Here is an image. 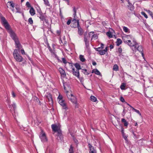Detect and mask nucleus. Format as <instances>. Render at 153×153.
I'll list each match as a JSON object with an SVG mask.
<instances>
[{
    "mask_svg": "<svg viewBox=\"0 0 153 153\" xmlns=\"http://www.w3.org/2000/svg\"><path fill=\"white\" fill-rule=\"evenodd\" d=\"M30 13L32 16L34 15L35 14V10L33 7H31L30 11Z\"/></svg>",
    "mask_w": 153,
    "mask_h": 153,
    "instance_id": "2eb2a0df",
    "label": "nucleus"
},
{
    "mask_svg": "<svg viewBox=\"0 0 153 153\" xmlns=\"http://www.w3.org/2000/svg\"><path fill=\"white\" fill-rule=\"evenodd\" d=\"M120 100L123 102H125V100L123 97H120Z\"/></svg>",
    "mask_w": 153,
    "mask_h": 153,
    "instance_id": "ea45409f",
    "label": "nucleus"
},
{
    "mask_svg": "<svg viewBox=\"0 0 153 153\" xmlns=\"http://www.w3.org/2000/svg\"><path fill=\"white\" fill-rule=\"evenodd\" d=\"M122 130H121V132H122V134H123V132H124L123 131L124 129L122 127Z\"/></svg>",
    "mask_w": 153,
    "mask_h": 153,
    "instance_id": "6e6d98bb",
    "label": "nucleus"
},
{
    "mask_svg": "<svg viewBox=\"0 0 153 153\" xmlns=\"http://www.w3.org/2000/svg\"><path fill=\"white\" fill-rule=\"evenodd\" d=\"M88 145L90 150V153H96V151L94 149V147L90 144H88Z\"/></svg>",
    "mask_w": 153,
    "mask_h": 153,
    "instance_id": "9d476101",
    "label": "nucleus"
},
{
    "mask_svg": "<svg viewBox=\"0 0 153 153\" xmlns=\"http://www.w3.org/2000/svg\"><path fill=\"white\" fill-rule=\"evenodd\" d=\"M87 70L86 69H83L82 70V72L83 73L85 74L88 75V74L87 72Z\"/></svg>",
    "mask_w": 153,
    "mask_h": 153,
    "instance_id": "58836bf2",
    "label": "nucleus"
},
{
    "mask_svg": "<svg viewBox=\"0 0 153 153\" xmlns=\"http://www.w3.org/2000/svg\"><path fill=\"white\" fill-rule=\"evenodd\" d=\"M137 123H136L135 124V126H137Z\"/></svg>",
    "mask_w": 153,
    "mask_h": 153,
    "instance_id": "680f3d73",
    "label": "nucleus"
},
{
    "mask_svg": "<svg viewBox=\"0 0 153 153\" xmlns=\"http://www.w3.org/2000/svg\"><path fill=\"white\" fill-rule=\"evenodd\" d=\"M92 72L96 74H97L98 75H100L101 74L100 71L96 69L93 70Z\"/></svg>",
    "mask_w": 153,
    "mask_h": 153,
    "instance_id": "6ab92c4d",
    "label": "nucleus"
},
{
    "mask_svg": "<svg viewBox=\"0 0 153 153\" xmlns=\"http://www.w3.org/2000/svg\"><path fill=\"white\" fill-rule=\"evenodd\" d=\"M125 109H123V116H124V115L125 114Z\"/></svg>",
    "mask_w": 153,
    "mask_h": 153,
    "instance_id": "5fc2aeb1",
    "label": "nucleus"
},
{
    "mask_svg": "<svg viewBox=\"0 0 153 153\" xmlns=\"http://www.w3.org/2000/svg\"><path fill=\"white\" fill-rule=\"evenodd\" d=\"M107 48L106 47L105 49L101 50L100 52L99 53V54L101 55H104L105 54V52H107Z\"/></svg>",
    "mask_w": 153,
    "mask_h": 153,
    "instance_id": "dca6fc26",
    "label": "nucleus"
},
{
    "mask_svg": "<svg viewBox=\"0 0 153 153\" xmlns=\"http://www.w3.org/2000/svg\"><path fill=\"white\" fill-rule=\"evenodd\" d=\"M90 98V100L93 102H96L97 100V98L93 96H91Z\"/></svg>",
    "mask_w": 153,
    "mask_h": 153,
    "instance_id": "a211bd4d",
    "label": "nucleus"
},
{
    "mask_svg": "<svg viewBox=\"0 0 153 153\" xmlns=\"http://www.w3.org/2000/svg\"><path fill=\"white\" fill-rule=\"evenodd\" d=\"M123 29L124 31H125V32H128V31H129V29L128 28L125 26H124L123 27Z\"/></svg>",
    "mask_w": 153,
    "mask_h": 153,
    "instance_id": "c756f323",
    "label": "nucleus"
},
{
    "mask_svg": "<svg viewBox=\"0 0 153 153\" xmlns=\"http://www.w3.org/2000/svg\"><path fill=\"white\" fill-rule=\"evenodd\" d=\"M146 11L153 19V14L152 13V12L151 11L149 10H146Z\"/></svg>",
    "mask_w": 153,
    "mask_h": 153,
    "instance_id": "bb28decb",
    "label": "nucleus"
},
{
    "mask_svg": "<svg viewBox=\"0 0 153 153\" xmlns=\"http://www.w3.org/2000/svg\"><path fill=\"white\" fill-rule=\"evenodd\" d=\"M137 47L136 48L135 47V48H137V50L138 51H139L141 53V54L142 55V56H143V53L142 52L143 49H142V47L141 46H138V45L137 43Z\"/></svg>",
    "mask_w": 153,
    "mask_h": 153,
    "instance_id": "ddd939ff",
    "label": "nucleus"
},
{
    "mask_svg": "<svg viewBox=\"0 0 153 153\" xmlns=\"http://www.w3.org/2000/svg\"><path fill=\"white\" fill-rule=\"evenodd\" d=\"M113 69L114 70L117 71L118 70V66L117 65H114L113 66Z\"/></svg>",
    "mask_w": 153,
    "mask_h": 153,
    "instance_id": "b1692460",
    "label": "nucleus"
},
{
    "mask_svg": "<svg viewBox=\"0 0 153 153\" xmlns=\"http://www.w3.org/2000/svg\"><path fill=\"white\" fill-rule=\"evenodd\" d=\"M12 106L13 108L14 109L15 108H16V105L14 103L12 105Z\"/></svg>",
    "mask_w": 153,
    "mask_h": 153,
    "instance_id": "864d4df0",
    "label": "nucleus"
},
{
    "mask_svg": "<svg viewBox=\"0 0 153 153\" xmlns=\"http://www.w3.org/2000/svg\"><path fill=\"white\" fill-rule=\"evenodd\" d=\"M18 51L17 49L14 50L13 52V57L18 62H21L23 61L22 57L18 53Z\"/></svg>",
    "mask_w": 153,
    "mask_h": 153,
    "instance_id": "20e7f679",
    "label": "nucleus"
},
{
    "mask_svg": "<svg viewBox=\"0 0 153 153\" xmlns=\"http://www.w3.org/2000/svg\"><path fill=\"white\" fill-rule=\"evenodd\" d=\"M79 79L80 80L81 82H83L84 80H83V78L81 77L80 78H79Z\"/></svg>",
    "mask_w": 153,
    "mask_h": 153,
    "instance_id": "09e8293b",
    "label": "nucleus"
},
{
    "mask_svg": "<svg viewBox=\"0 0 153 153\" xmlns=\"http://www.w3.org/2000/svg\"><path fill=\"white\" fill-rule=\"evenodd\" d=\"M44 0V1L45 2V4L46 5H48V0Z\"/></svg>",
    "mask_w": 153,
    "mask_h": 153,
    "instance_id": "79ce46f5",
    "label": "nucleus"
},
{
    "mask_svg": "<svg viewBox=\"0 0 153 153\" xmlns=\"http://www.w3.org/2000/svg\"><path fill=\"white\" fill-rule=\"evenodd\" d=\"M127 105H128V106H129L130 107H131V108H132V107H132L131 105H130L129 104H128L127 103Z\"/></svg>",
    "mask_w": 153,
    "mask_h": 153,
    "instance_id": "052dcab7",
    "label": "nucleus"
},
{
    "mask_svg": "<svg viewBox=\"0 0 153 153\" xmlns=\"http://www.w3.org/2000/svg\"><path fill=\"white\" fill-rule=\"evenodd\" d=\"M110 48L111 49H112L113 48V46L112 45H110Z\"/></svg>",
    "mask_w": 153,
    "mask_h": 153,
    "instance_id": "4d7b16f0",
    "label": "nucleus"
},
{
    "mask_svg": "<svg viewBox=\"0 0 153 153\" xmlns=\"http://www.w3.org/2000/svg\"><path fill=\"white\" fill-rule=\"evenodd\" d=\"M94 33L93 32H90L89 33L88 37L89 38L91 36L92 37L93 36H94Z\"/></svg>",
    "mask_w": 153,
    "mask_h": 153,
    "instance_id": "4c0bfd02",
    "label": "nucleus"
},
{
    "mask_svg": "<svg viewBox=\"0 0 153 153\" xmlns=\"http://www.w3.org/2000/svg\"><path fill=\"white\" fill-rule=\"evenodd\" d=\"M57 100L59 104L62 106L63 109L65 110V111H67L68 109L67 105V104L65 101L63 100L62 96L59 95L57 98ZM68 112V111L64 112V116H65L67 113Z\"/></svg>",
    "mask_w": 153,
    "mask_h": 153,
    "instance_id": "7ed1b4c3",
    "label": "nucleus"
},
{
    "mask_svg": "<svg viewBox=\"0 0 153 153\" xmlns=\"http://www.w3.org/2000/svg\"><path fill=\"white\" fill-rule=\"evenodd\" d=\"M120 0L122 1V2H123V0Z\"/></svg>",
    "mask_w": 153,
    "mask_h": 153,
    "instance_id": "338daca9",
    "label": "nucleus"
},
{
    "mask_svg": "<svg viewBox=\"0 0 153 153\" xmlns=\"http://www.w3.org/2000/svg\"><path fill=\"white\" fill-rule=\"evenodd\" d=\"M126 84L124 83H123L121 85L120 88L122 90H125Z\"/></svg>",
    "mask_w": 153,
    "mask_h": 153,
    "instance_id": "c85d7f7f",
    "label": "nucleus"
},
{
    "mask_svg": "<svg viewBox=\"0 0 153 153\" xmlns=\"http://www.w3.org/2000/svg\"><path fill=\"white\" fill-rule=\"evenodd\" d=\"M89 39V38L88 36L87 37H84V41L85 43L86 46L87 48L89 46V42L88 41V40Z\"/></svg>",
    "mask_w": 153,
    "mask_h": 153,
    "instance_id": "4468645a",
    "label": "nucleus"
},
{
    "mask_svg": "<svg viewBox=\"0 0 153 153\" xmlns=\"http://www.w3.org/2000/svg\"><path fill=\"white\" fill-rule=\"evenodd\" d=\"M21 53L22 54H25V52L24 50L23 49H21Z\"/></svg>",
    "mask_w": 153,
    "mask_h": 153,
    "instance_id": "a18cd8bd",
    "label": "nucleus"
},
{
    "mask_svg": "<svg viewBox=\"0 0 153 153\" xmlns=\"http://www.w3.org/2000/svg\"><path fill=\"white\" fill-rule=\"evenodd\" d=\"M73 15L74 18L72 20V22H73L74 23H77V21L78 20H77L76 19V13H74Z\"/></svg>",
    "mask_w": 153,
    "mask_h": 153,
    "instance_id": "f3484780",
    "label": "nucleus"
},
{
    "mask_svg": "<svg viewBox=\"0 0 153 153\" xmlns=\"http://www.w3.org/2000/svg\"><path fill=\"white\" fill-rule=\"evenodd\" d=\"M132 109L135 112L139 114L140 116L141 115V114L139 110L135 109L133 107H132Z\"/></svg>",
    "mask_w": 153,
    "mask_h": 153,
    "instance_id": "7c9ffc66",
    "label": "nucleus"
},
{
    "mask_svg": "<svg viewBox=\"0 0 153 153\" xmlns=\"http://www.w3.org/2000/svg\"><path fill=\"white\" fill-rule=\"evenodd\" d=\"M103 45L102 44H101V46H102V47H103Z\"/></svg>",
    "mask_w": 153,
    "mask_h": 153,
    "instance_id": "0e129e2a",
    "label": "nucleus"
},
{
    "mask_svg": "<svg viewBox=\"0 0 153 153\" xmlns=\"http://www.w3.org/2000/svg\"><path fill=\"white\" fill-rule=\"evenodd\" d=\"M122 42V41L120 39H117V42H116V43L117 44V46L119 45H120Z\"/></svg>",
    "mask_w": 153,
    "mask_h": 153,
    "instance_id": "412c9836",
    "label": "nucleus"
},
{
    "mask_svg": "<svg viewBox=\"0 0 153 153\" xmlns=\"http://www.w3.org/2000/svg\"><path fill=\"white\" fill-rule=\"evenodd\" d=\"M40 19L42 21H45V22L47 23L48 22V20L45 19V17L42 15H41L39 17Z\"/></svg>",
    "mask_w": 153,
    "mask_h": 153,
    "instance_id": "aec40b11",
    "label": "nucleus"
},
{
    "mask_svg": "<svg viewBox=\"0 0 153 153\" xmlns=\"http://www.w3.org/2000/svg\"><path fill=\"white\" fill-rule=\"evenodd\" d=\"M122 39L125 43L127 44L130 46H135V47L136 48L137 46V43L131 35H125L123 36Z\"/></svg>",
    "mask_w": 153,
    "mask_h": 153,
    "instance_id": "f03ea898",
    "label": "nucleus"
},
{
    "mask_svg": "<svg viewBox=\"0 0 153 153\" xmlns=\"http://www.w3.org/2000/svg\"><path fill=\"white\" fill-rule=\"evenodd\" d=\"M92 64L94 65H96V62H93L92 63Z\"/></svg>",
    "mask_w": 153,
    "mask_h": 153,
    "instance_id": "13d9d810",
    "label": "nucleus"
},
{
    "mask_svg": "<svg viewBox=\"0 0 153 153\" xmlns=\"http://www.w3.org/2000/svg\"><path fill=\"white\" fill-rule=\"evenodd\" d=\"M66 95L68 98L73 103L76 104L77 102L76 97L68 91H66Z\"/></svg>",
    "mask_w": 153,
    "mask_h": 153,
    "instance_id": "39448f33",
    "label": "nucleus"
},
{
    "mask_svg": "<svg viewBox=\"0 0 153 153\" xmlns=\"http://www.w3.org/2000/svg\"><path fill=\"white\" fill-rule=\"evenodd\" d=\"M77 142V140H76L75 141V142L76 143Z\"/></svg>",
    "mask_w": 153,
    "mask_h": 153,
    "instance_id": "774afa93",
    "label": "nucleus"
},
{
    "mask_svg": "<svg viewBox=\"0 0 153 153\" xmlns=\"http://www.w3.org/2000/svg\"><path fill=\"white\" fill-rule=\"evenodd\" d=\"M26 5L28 7H30L31 6L30 4V3L28 2H26Z\"/></svg>",
    "mask_w": 153,
    "mask_h": 153,
    "instance_id": "a19ab883",
    "label": "nucleus"
},
{
    "mask_svg": "<svg viewBox=\"0 0 153 153\" xmlns=\"http://www.w3.org/2000/svg\"><path fill=\"white\" fill-rule=\"evenodd\" d=\"M62 61L63 63L65 64H66L67 63V62H66V60L64 58H63L62 59Z\"/></svg>",
    "mask_w": 153,
    "mask_h": 153,
    "instance_id": "37998d69",
    "label": "nucleus"
},
{
    "mask_svg": "<svg viewBox=\"0 0 153 153\" xmlns=\"http://www.w3.org/2000/svg\"><path fill=\"white\" fill-rule=\"evenodd\" d=\"M10 3V6L12 7V8H14V4L13 3L12 1H9L7 3Z\"/></svg>",
    "mask_w": 153,
    "mask_h": 153,
    "instance_id": "2f4dec72",
    "label": "nucleus"
},
{
    "mask_svg": "<svg viewBox=\"0 0 153 153\" xmlns=\"http://www.w3.org/2000/svg\"><path fill=\"white\" fill-rule=\"evenodd\" d=\"M118 52L119 53H121L122 52V49L121 48H118Z\"/></svg>",
    "mask_w": 153,
    "mask_h": 153,
    "instance_id": "c03bdc74",
    "label": "nucleus"
},
{
    "mask_svg": "<svg viewBox=\"0 0 153 153\" xmlns=\"http://www.w3.org/2000/svg\"><path fill=\"white\" fill-rule=\"evenodd\" d=\"M11 10H12V11H13V10H14V8H12V9H11Z\"/></svg>",
    "mask_w": 153,
    "mask_h": 153,
    "instance_id": "e2e57ef3",
    "label": "nucleus"
},
{
    "mask_svg": "<svg viewBox=\"0 0 153 153\" xmlns=\"http://www.w3.org/2000/svg\"><path fill=\"white\" fill-rule=\"evenodd\" d=\"M75 66L77 69V70H79V69H81L80 66L78 63L75 64Z\"/></svg>",
    "mask_w": 153,
    "mask_h": 153,
    "instance_id": "393cba45",
    "label": "nucleus"
},
{
    "mask_svg": "<svg viewBox=\"0 0 153 153\" xmlns=\"http://www.w3.org/2000/svg\"><path fill=\"white\" fill-rule=\"evenodd\" d=\"M72 72L74 75L75 76L78 78H79V70H76V71H75L74 68H72Z\"/></svg>",
    "mask_w": 153,
    "mask_h": 153,
    "instance_id": "1a4fd4ad",
    "label": "nucleus"
},
{
    "mask_svg": "<svg viewBox=\"0 0 153 153\" xmlns=\"http://www.w3.org/2000/svg\"><path fill=\"white\" fill-rule=\"evenodd\" d=\"M97 37V35H96L94 34V36H92V38L91 39V40H92V39L93 38H96Z\"/></svg>",
    "mask_w": 153,
    "mask_h": 153,
    "instance_id": "de8ad7c7",
    "label": "nucleus"
},
{
    "mask_svg": "<svg viewBox=\"0 0 153 153\" xmlns=\"http://www.w3.org/2000/svg\"><path fill=\"white\" fill-rule=\"evenodd\" d=\"M141 14L142 15H143L147 19L148 18V16L145 13V12H142L141 13Z\"/></svg>",
    "mask_w": 153,
    "mask_h": 153,
    "instance_id": "f704fd0d",
    "label": "nucleus"
},
{
    "mask_svg": "<svg viewBox=\"0 0 153 153\" xmlns=\"http://www.w3.org/2000/svg\"><path fill=\"white\" fill-rule=\"evenodd\" d=\"M134 8L132 6H131V7H130L129 8H128V9H129L131 10H133Z\"/></svg>",
    "mask_w": 153,
    "mask_h": 153,
    "instance_id": "8fccbe9b",
    "label": "nucleus"
},
{
    "mask_svg": "<svg viewBox=\"0 0 153 153\" xmlns=\"http://www.w3.org/2000/svg\"><path fill=\"white\" fill-rule=\"evenodd\" d=\"M122 136L126 141V142H128V140L127 139L128 136H126L124 132H123V134H122Z\"/></svg>",
    "mask_w": 153,
    "mask_h": 153,
    "instance_id": "5701e85b",
    "label": "nucleus"
},
{
    "mask_svg": "<svg viewBox=\"0 0 153 153\" xmlns=\"http://www.w3.org/2000/svg\"><path fill=\"white\" fill-rule=\"evenodd\" d=\"M73 11L74 12V13H76V10L75 9V7H74L73 9Z\"/></svg>",
    "mask_w": 153,
    "mask_h": 153,
    "instance_id": "3c124183",
    "label": "nucleus"
},
{
    "mask_svg": "<svg viewBox=\"0 0 153 153\" xmlns=\"http://www.w3.org/2000/svg\"><path fill=\"white\" fill-rule=\"evenodd\" d=\"M103 48V47L102 46H101V47H99L96 49V50L99 52L101 50V49Z\"/></svg>",
    "mask_w": 153,
    "mask_h": 153,
    "instance_id": "e433bc0d",
    "label": "nucleus"
},
{
    "mask_svg": "<svg viewBox=\"0 0 153 153\" xmlns=\"http://www.w3.org/2000/svg\"><path fill=\"white\" fill-rule=\"evenodd\" d=\"M57 33L59 34L60 33V31L59 30H57Z\"/></svg>",
    "mask_w": 153,
    "mask_h": 153,
    "instance_id": "bf43d9fd",
    "label": "nucleus"
},
{
    "mask_svg": "<svg viewBox=\"0 0 153 153\" xmlns=\"http://www.w3.org/2000/svg\"><path fill=\"white\" fill-rule=\"evenodd\" d=\"M51 127L53 131L58 133L59 136H61V132L60 129V127L59 125L53 124L51 125Z\"/></svg>",
    "mask_w": 153,
    "mask_h": 153,
    "instance_id": "423d86ee",
    "label": "nucleus"
},
{
    "mask_svg": "<svg viewBox=\"0 0 153 153\" xmlns=\"http://www.w3.org/2000/svg\"><path fill=\"white\" fill-rule=\"evenodd\" d=\"M77 25L78 28V33L80 35H82L83 33L82 29L79 26V20L77 21Z\"/></svg>",
    "mask_w": 153,
    "mask_h": 153,
    "instance_id": "6e6552de",
    "label": "nucleus"
},
{
    "mask_svg": "<svg viewBox=\"0 0 153 153\" xmlns=\"http://www.w3.org/2000/svg\"><path fill=\"white\" fill-rule=\"evenodd\" d=\"M12 95L13 97H16V95L13 91L12 92Z\"/></svg>",
    "mask_w": 153,
    "mask_h": 153,
    "instance_id": "603ef678",
    "label": "nucleus"
},
{
    "mask_svg": "<svg viewBox=\"0 0 153 153\" xmlns=\"http://www.w3.org/2000/svg\"><path fill=\"white\" fill-rule=\"evenodd\" d=\"M69 153H73V147L71 146H70V148L69 150Z\"/></svg>",
    "mask_w": 153,
    "mask_h": 153,
    "instance_id": "473e14b6",
    "label": "nucleus"
},
{
    "mask_svg": "<svg viewBox=\"0 0 153 153\" xmlns=\"http://www.w3.org/2000/svg\"><path fill=\"white\" fill-rule=\"evenodd\" d=\"M28 22L31 24H33V20L32 18H29L28 19Z\"/></svg>",
    "mask_w": 153,
    "mask_h": 153,
    "instance_id": "c9c22d12",
    "label": "nucleus"
},
{
    "mask_svg": "<svg viewBox=\"0 0 153 153\" xmlns=\"http://www.w3.org/2000/svg\"><path fill=\"white\" fill-rule=\"evenodd\" d=\"M64 89L65 90H70V87L68 86L67 85V87H66L65 85H64Z\"/></svg>",
    "mask_w": 153,
    "mask_h": 153,
    "instance_id": "72a5a7b5",
    "label": "nucleus"
},
{
    "mask_svg": "<svg viewBox=\"0 0 153 153\" xmlns=\"http://www.w3.org/2000/svg\"><path fill=\"white\" fill-rule=\"evenodd\" d=\"M1 20L2 24L7 30L8 32L10 34L13 39L16 45V47L18 49V50H17L18 52H19L20 49L22 48V46L20 43L17 37L14 32L11 29L10 26L5 18L2 17H1Z\"/></svg>",
    "mask_w": 153,
    "mask_h": 153,
    "instance_id": "f257e3e1",
    "label": "nucleus"
},
{
    "mask_svg": "<svg viewBox=\"0 0 153 153\" xmlns=\"http://www.w3.org/2000/svg\"><path fill=\"white\" fill-rule=\"evenodd\" d=\"M106 35L109 38H112V33L110 31L107 32Z\"/></svg>",
    "mask_w": 153,
    "mask_h": 153,
    "instance_id": "a878e982",
    "label": "nucleus"
},
{
    "mask_svg": "<svg viewBox=\"0 0 153 153\" xmlns=\"http://www.w3.org/2000/svg\"><path fill=\"white\" fill-rule=\"evenodd\" d=\"M71 22V20H69L67 21V24L68 25H69L70 24Z\"/></svg>",
    "mask_w": 153,
    "mask_h": 153,
    "instance_id": "49530a36",
    "label": "nucleus"
},
{
    "mask_svg": "<svg viewBox=\"0 0 153 153\" xmlns=\"http://www.w3.org/2000/svg\"><path fill=\"white\" fill-rule=\"evenodd\" d=\"M59 70L62 76L63 77L66 76V74L65 71L62 68H59Z\"/></svg>",
    "mask_w": 153,
    "mask_h": 153,
    "instance_id": "f8f14e48",
    "label": "nucleus"
},
{
    "mask_svg": "<svg viewBox=\"0 0 153 153\" xmlns=\"http://www.w3.org/2000/svg\"><path fill=\"white\" fill-rule=\"evenodd\" d=\"M24 0H21V2H22L24 1Z\"/></svg>",
    "mask_w": 153,
    "mask_h": 153,
    "instance_id": "69168bd1",
    "label": "nucleus"
},
{
    "mask_svg": "<svg viewBox=\"0 0 153 153\" xmlns=\"http://www.w3.org/2000/svg\"><path fill=\"white\" fill-rule=\"evenodd\" d=\"M47 99L46 100H47L48 102H50V104H52L53 103V100L51 97V94H48L46 97Z\"/></svg>",
    "mask_w": 153,
    "mask_h": 153,
    "instance_id": "9b49d317",
    "label": "nucleus"
},
{
    "mask_svg": "<svg viewBox=\"0 0 153 153\" xmlns=\"http://www.w3.org/2000/svg\"><path fill=\"white\" fill-rule=\"evenodd\" d=\"M79 58L80 60L82 62H84L85 60L84 56L82 55H80Z\"/></svg>",
    "mask_w": 153,
    "mask_h": 153,
    "instance_id": "cd10ccee",
    "label": "nucleus"
},
{
    "mask_svg": "<svg viewBox=\"0 0 153 153\" xmlns=\"http://www.w3.org/2000/svg\"><path fill=\"white\" fill-rule=\"evenodd\" d=\"M39 137L42 142H45L47 141V139L46 134L42 130L41 131Z\"/></svg>",
    "mask_w": 153,
    "mask_h": 153,
    "instance_id": "0eeeda50",
    "label": "nucleus"
},
{
    "mask_svg": "<svg viewBox=\"0 0 153 153\" xmlns=\"http://www.w3.org/2000/svg\"><path fill=\"white\" fill-rule=\"evenodd\" d=\"M121 121L122 122L124 123V125L125 126H128V123L125 119H122L121 120Z\"/></svg>",
    "mask_w": 153,
    "mask_h": 153,
    "instance_id": "4be33fe9",
    "label": "nucleus"
}]
</instances>
